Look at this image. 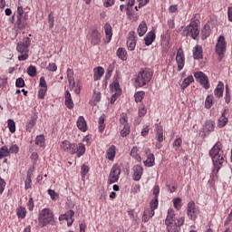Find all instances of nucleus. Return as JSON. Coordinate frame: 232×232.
Returning <instances> with one entry per match:
<instances>
[{
	"label": "nucleus",
	"mask_w": 232,
	"mask_h": 232,
	"mask_svg": "<svg viewBox=\"0 0 232 232\" xmlns=\"http://www.w3.org/2000/svg\"><path fill=\"white\" fill-rule=\"evenodd\" d=\"M209 157L212 159L213 162V172L217 173L222 168L224 162H226V155H224V150H222V143L218 141L209 150Z\"/></svg>",
	"instance_id": "1"
},
{
	"label": "nucleus",
	"mask_w": 232,
	"mask_h": 232,
	"mask_svg": "<svg viewBox=\"0 0 232 232\" xmlns=\"http://www.w3.org/2000/svg\"><path fill=\"white\" fill-rule=\"evenodd\" d=\"M184 222H186V218L181 217L177 219L173 208L168 209V215L165 219V225L168 232H180V227L184 226Z\"/></svg>",
	"instance_id": "2"
},
{
	"label": "nucleus",
	"mask_w": 232,
	"mask_h": 232,
	"mask_svg": "<svg viewBox=\"0 0 232 232\" xmlns=\"http://www.w3.org/2000/svg\"><path fill=\"white\" fill-rule=\"evenodd\" d=\"M55 222V218L53 217V212L50 208H43L38 215V226L40 227H46L48 224H53Z\"/></svg>",
	"instance_id": "3"
},
{
	"label": "nucleus",
	"mask_w": 232,
	"mask_h": 232,
	"mask_svg": "<svg viewBox=\"0 0 232 232\" xmlns=\"http://www.w3.org/2000/svg\"><path fill=\"white\" fill-rule=\"evenodd\" d=\"M30 38L24 37L22 42H19L16 46L18 53L22 55L18 56V61H26L28 59V52L30 47Z\"/></svg>",
	"instance_id": "4"
},
{
	"label": "nucleus",
	"mask_w": 232,
	"mask_h": 232,
	"mask_svg": "<svg viewBox=\"0 0 232 232\" xmlns=\"http://www.w3.org/2000/svg\"><path fill=\"white\" fill-rule=\"evenodd\" d=\"M153 77V72H151L148 69H141L136 77V84L140 88H142L143 86H146L151 81V78Z\"/></svg>",
	"instance_id": "5"
},
{
	"label": "nucleus",
	"mask_w": 232,
	"mask_h": 232,
	"mask_svg": "<svg viewBox=\"0 0 232 232\" xmlns=\"http://www.w3.org/2000/svg\"><path fill=\"white\" fill-rule=\"evenodd\" d=\"M198 34H200V30H198L197 21H191L183 31V35H186V37L190 36L192 39H197V37H198Z\"/></svg>",
	"instance_id": "6"
},
{
	"label": "nucleus",
	"mask_w": 232,
	"mask_h": 232,
	"mask_svg": "<svg viewBox=\"0 0 232 232\" xmlns=\"http://www.w3.org/2000/svg\"><path fill=\"white\" fill-rule=\"evenodd\" d=\"M216 53L218 55V61L224 59V53H226V38L220 35L216 44Z\"/></svg>",
	"instance_id": "7"
},
{
	"label": "nucleus",
	"mask_w": 232,
	"mask_h": 232,
	"mask_svg": "<svg viewBox=\"0 0 232 232\" xmlns=\"http://www.w3.org/2000/svg\"><path fill=\"white\" fill-rule=\"evenodd\" d=\"M120 177L121 167L119 165H113L109 174L108 184H115V182H119Z\"/></svg>",
	"instance_id": "8"
},
{
	"label": "nucleus",
	"mask_w": 232,
	"mask_h": 232,
	"mask_svg": "<svg viewBox=\"0 0 232 232\" xmlns=\"http://www.w3.org/2000/svg\"><path fill=\"white\" fill-rule=\"evenodd\" d=\"M194 77L198 82H200L201 86H203L205 90H209V82L208 80V76H206L204 72H197L194 73Z\"/></svg>",
	"instance_id": "9"
},
{
	"label": "nucleus",
	"mask_w": 232,
	"mask_h": 232,
	"mask_svg": "<svg viewBox=\"0 0 232 232\" xmlns=\"http://www.w3.org/2000/svg\"><path fill=\"white\" fill-rule=\"evenodd\" d=\"M60 148L63 151H66V153H71V155H75V150L77 148V144L70 143L68 140H63Z\"/></svg>",
	"instance_id": "10"
},
{
	"label": "nucleus",
	"mask_w": 232,
	"mask_h": 232,
	"mask_svg": "<svg viewBox=\"0 0 232 232\" xmlns=\"http://www.w3.org/2000/svg\"><path fill=\"white\" fill-rule=\"evenodd\" d=\"M187 215L190 220H197V217L198 216V209L195 207V202L190 201L188 204Z\"/></svg>",
	"instance_id": "11"
},
{
	"label": "nucleus",
	"mask_w": 232,
	"mask_h": 232,
	"mask_svg": "<svg viewBox=\"0 0 232 232\" xmlns=\"http://www.w3.org/2000/svg\"><path fill=\"white\" fill-rule=\"evenodd\" d=\"M176 63L178 64V71L181 72V70L184 69V64L186 63V56H184V51H182V48L178 49Z\"/></svg>",
	"instance_id": "12"
},
{
	"label": "nucleus",
	"mask_w": 232,
	"mask_h": 232,
	"mask_svg": "<svg viewBox=\"0 0 232 232\" xmlns=\"http://www.w3.org/2000/svg\"><path fill=\"white\" fill-rule=\"evenodd\" d=\"M89 41L93 46L101 44V33L97 29H92L91 34L89 35Z\"/></svg>",
	"instance_id": "13"
},
{
	"label": "nucleus",
	"mask_w": 232,
	"mask_h": 232,
	"mask_svg": "<svg viewBox=\"0 0 232 232\" xmlns=\"http://www.w3.org/2000/svg\"><path fill=\"white\" fill-rule=\"evenodd\" d=\"M145 153L147 155V160L144 161L145 166L147 168H151L155 166V155H153V153H150L149 149L145 150Z\"/></svg>",
	"instance_id": "14"
},
{
	"label": "nucleus",
	"mask_w": 232,
	"mask_h": 232,
	"mask_svg": "<svg viewBox=\"0 0 232 232\" xmlns=\"http://www.w3.org/2000/svg\"><path fill=\"white\" fill-rule=\"evenodd\" d=\"M133 180L139 181L142 179V174L144 173V169L140 165H136L133 168Z\"/></svg>",
	"instance_id": "15"
},
{
	"label": "nucleus",
	"mask_w": 232,
	"mask_h": 232,
	"mask_svg": "<svg viewBox=\"0 0 232 232\" xmlns=\"http://www.w3.org/2000/svg\"><path fill=\"white\" fill-rule=\"evenodd\" d=\"M133 34V32L130 33V36H129L127 40V48L130 52H133V50H135V46H137V41L135 40Z\"/></svg>",
	"instance_id": "16"
},
{
	"label": "nucleus",
	"mask_w": 232,
	"mask_h": 232,
	"mask_svg": "<svg viewBox=\"0 0 232 232\" xmlns=\"http://www.w3.org/2000/svg\"><path fill=\"white\" fill-rule=\"evenodd\" d=\"M64 98H65V106L69 110H73V100L72 99V93H70V91H65L64 93Z\"/></svg>",
	"instance_id": "17"
},
{
	"label": "nucleus",
	"mask_w": 232,
	"mask_h": 232,
	"mask_svg": "<svg viewBox=\"0 0 232 232\" xmlns=\"http://www.w3.org/2000/svg\"><path fill=\"white\" fill-rule=\"evenodd\" d=\"M104 30H105V41L106 43H110L111 41V37H113V31L111 29V25L108 23L104 24Z\"/></svg>",
	"instance_id": "18"
},
{
	"label": "nucleus",
	"mask_w": 232,
	"mask_h": 232,
	"mask_svg": "<svg viewBox=\"0 0 232 232\" xmlns=\"http://www.w3.org/2000/svg\"><path fill=\"white\" fill-rule=\"evenodd\" d=\"M146 46H151L155 41V31H150L147 34L144 38Z\"/></svg>",
	"instance_id": "19"
},
{
	"label": "nucleus",
	"mask_w": 232,
	"mask_h": 232,
	"mask_svg": "<svg viewBox=\"0 0 232 232\" xmlns=\"http://www.w3.org/2000/svg\"><path fill=\"white\" fill-rule=\"evenodd\" d=\"M77 127L81 130V131H86L88 130V125L86 124V120L84 117L80 116L77 120Z\"/></svg>",
	"instance_id": "20"
},
{
	"label": "nucleus",
	"mask_w": 232,
	"mask_h": 232,
	"mask_svg": "<svg viewBox=\"0 0 232 232\" xmlns=\"http://www.w3.org/2000/svg\"><path fill=\"white\" fill-rule=\"evenodd\" d=\"M93 72H94V74H93L94 81H101V77L104 75V68L99 66L97 68H94Z\"/></svg>",
	"instance_id": "21"
},
{
	"label": "nucleus",
	"mask_w": 232,
	"mask_h": 232,
	"mask_svg": "<svg viewBox=\"0 0 232 232\" xmlns=\"http://www.w3.org/2000/svg\"><path fill=\"white\" fill-rule=\"evenodd\" d=\"M111 92L117 95H121L122 90L121 89V85L119 84V82L115 81L111 84Z\"/></svg>",
	"instance_id": "22"
},
{
	"label": "nucleus",
	"mask_w": 232,
	"mask_h": 232,
	"mask_svg": "<svg viewBox=\"0 0 232 232\" xmlns=\"http://www.w3.org/2000/svg\"><path fill=\"white\" fill-rule=\"evenodd\" d=\"M214 95L218 98L224 95V83H222V82H219L217 88L214 90Z\"/></svg>",
	"instance_id": "23"
},
{
	"label": "nucleus",
	"mask_w": 232,
	"mask_h": 232,
	"mask_svg": "<svg viewBox=\"0 0 232 232\" xmlns=\"http://www.w3.org/2000/svg\"><path fill=\"white\" fill-rule=\"evenodd\" d=\"M75 153L77 157H82V155L86 153V146H84L83 143H78V145H76Z\"/></svg>",
	"instance_id": "24"
},
{
	"label": "nucleus",
	"mask_w": 232,
	"mask_h": 232,
	"mask_svg": "<svg viewBox=\"0 0 232 232\" xmlns=\"http://www.w3.org/2000/svg\"><path fill=\"white\" fill-rule=\"evenodd\" d=\"M156 139L159 142H163L164 141V130L162 127L157 125L156 127Z\"/></svg>",
	"instance_id": "25"
},
{
	"label": "nucleus",
	"mask_w": 232,
	"mask_h": 232,
	"mask_svg": "<svg viewBox=\"0 0 232 232\" xmlns=\"http://www.w3.org/2000/svg\"><path fill=\"white\" fill-rule=\"evenodd\" d=\"M226 124H227V117H226V110H225L218 119V126L219 128H224V126H226Z\"/></svg>",
	"instance_id": "26"
},
{
	"label": "nucleus",
	"mask_w": 232,
	"mask_h": 232,
	"mask_svg": "<svg viewBox=\"0 0 232 232\" xmlns=\"http://www.w3.org/2000/svg\"><path fill=\"white\" fill-rule=\"evenodd\" d=\"M117 56L121 61H127V59H128V52L124 48H119L117 50Z\"/></svg>",
	"instance_id": "27"
},
{
	"label": "nucleus",
	"mask_w": 232,
	"mask_h": 232,
	"mask_svg": "<svg viewBox=\"0 0 232 232\" xmlns=\"http://www.w3.org/2000/svg\"><path fill=\"white\" fill-rule=\"evenodd\" d=\"M146 32H148V25H146V22H142L138 27V34L140 37L144 36Z\"/></svg>",
	"instance_id": "28"
},
{
	"label": "nucleus",
	"mask_w": 232,
	"mask_h": 232,
	"mask_svg": "<svg viewBox=\"0 0 232 232\" xmlns=\"http://www.w3.org/2000/svg\"><path fill=\"white\" fill-rule=\"evenodd\" d=\"M194 59H201L202 57V47L200 45H196L193 49Z\"/></svg>",
	"instance_id": "29"
},
{
	"label": "nucleus",
	"mask_w": 232,
	"mask_h": 232,
	"mask_svg": "<svg viewBox=\"0 0 232 232\" xmlns=\"http://www.w3.org/2000/svg\"><path fill=\"white\" fill-rule=\"evenodd\" d=\"M130 156L133 157L138 162H140L142 160V158L139 156V148L133 147L130 150Z\"/></svg>",
	"instance_id": "30"
},
{
	"label": "nucleus",
	"mask_w": 232,
	"mask_h": 232,
	"mask_svg": "<svg viewBox=\"0 0 232 232\" xmlns=\"http://www.w3.org/2000/svg\"><path fill=\"white\" fill-rule=\"evenodd\" d=\"M104 121H106V116L104 114H102L100 118H99V131L101 133H102V131H104V129L106 128V124H104Z\"/></svg>",
	"instance_id": "31"
},
{
	"label": "nucleus",
	"mask_w": 232,
	"mask_h": 232,
	"mask_svg": "<svg viewBox=\"0 0 232 232\" xmlns=\"http://www.w3.org/2000/svg\"><path fill=\"white\" fill-rule=\"evenodd\" d=\"M193 76H188L181 84V90H186V88H188L190 85V83L193 82Z\"/></svg>",
	"instance_id": "32"
},
{
	"label": "nucleus",
	"mask_w": 232,
	"mask_h": 232,
	"mask_svg": "<svg viewBox=\"0 0 232 232\" xmlns=\"http://www.w3.org/2000/svg\"><path fill=\"white\" fill-rule=\"evenodd\" d=\"M205 130L207 131H215V121L212 120H208L205 123Z\"/></svg>",
	"instance_id": "33"
},
{
	"label": "nucleus",
	"mask_w": 232,
	"mask_h": 232,
	"mask_svg": "<svg viewBox=\"0 0 232 232\" xmlns=\"http://www.w3.org/2000/svg\"><path fill=\"white\" fill-rule=\"evenodd\" d=\"M5 157H10V152L7 146H3L0 148V160Z\"/></svg>",
	"instance_id": "34"
},
{
	"label": "nucleus",
	"mask_w": 232,
	"mask_h": 232,
	"mask_svg": "<svg viewBox=\"0 0 232 232\" xmlns=\"http://www.w3.org/2000/svg\"><path fill=\"white\" fill-rule=\"evenodd\" d=\"M37 121V118L32 117L30 120H28L27 125H26V130L27 131H32L34 129V126H35V122Z\"/></svg>",
	"instance_id": "35"
},
{
	"label": "nucleus",
	"mask_w": 232,
	"mask_h": 232,
	"mask_svg": "<svg viewBox=\"0 0 232 232\" xmlns=\"http://www.w3.org/2000/svg\"><path fill=\"white\" fill-rule=\"evenodd\" d=\"M73 215H75V212L73 210H69L65 214L60 215L59 220H68L67 217H70V218H73Z\"/></svg>",
	"instance_id": "36"
},
{
	"label": "nucleus",
	"mask_w": 232,
	"mask_h": 232,
	"mask_svg": "<svg viewBox=\"0 0 232 232\" xmlns=\"http://www.w3.org/2000/svg\"><path fill=\"white\" fill-rule=\"evenodd\" d=\"M173 149L176 151H180V148H182V139L181 138H178L174 140L173 144Z\"/></svg>",
	"instance_id": "37"
},
{
	"label": "nucleus",
	"mask_w": 232,
	"mask_h": 232,
	"mask_svg": "<svg viewBox=\"0 0 232 232\" xmlns=\"http://www.w3.org/2000/svg\"><path fill=\"white\" fill-rule=\"evenodd\" d=\"M107 159H109V160L115 159V146H111L107 150Z\"/></svg>",
	"instance_id": "38"
},
{
	"label": "nucleus",
	"mask_w": 232,
	"mask_h": 232,
	"mask_svg": "<svg viewBox=\"0 0 232 232\" xmlns=\"http://www.w3.org/2000/svg\"><path fill=\"white\" fill-rule=\"evenodd\" d=\"M35 144L36 146H40V148H44V135L36 136Z\"/></svg>",
	"instance_id": "39"
},
{
	"label": "nucleus",
	"mask_w": 232,
	"mask_h": 232,
	"mask_svg": "<svg viewBox=\"0 0 232 232\" xmlns=\"http://www.w3.org/2000/svg\"><path fill=\"white\" fill-rule=\"evenodd\" d=\"M27 73L29 77H35L37 75V68L34 65H30L27 68Z\"/></svg>",
	"instance_id": "40"
},
{
	"label": "nucleus",
	"mask_w": 232,
	"mask_h": 232,
	"mask_svg": "<svg viewBox=\"0 0 232 232\" xmlns=\"http://www.w3.org/2000/svg\"><path fill=\"white\" fill-rule=\"evenodd\" d=\"M144 95H146V92L144 91H140L134 94L135 97V102H141L142 99H144Z\"/></svg>",
	"instance_id": "41"
},
{
	"label": "nucleus",
	"mask_w": 232,
	"mask_h": 232,
	"mask_svg": "<svg viewBox=\"0 0 232 232\" xmlns=\"http://www.w3.org/2000/svg\"><path fill=\"white\" fill-rule=\"evenodd\" d=\"M92 99H93L92 104L93 106H96L97 102H101V92L94 91Z\"/></svg>",
	"instance_id": "42"
},
{
	"label": "nucleus",
	"mask_w": 232,
	"mask_h": 232,
	"mask_svg": "<svg viewBox=\"0 0 232 232\" xmlns=\"http://www.w3.org/2000/svg\"><path fill=\"white\" fill-rule=\"evenodd\" d=\"M7 127L11 133H15V121L14 120L10 119L7 121Z\"/></svg>",
	"instance_id": "43"
},
{
	"label": "nucleus",
	"mask_w": 232,
	"mask_h": 232,
	"mask_svg": "<svg viewBox=\"0 0 232 232\" xmlns=\"http://www.w3.org/2000/svg\"><path fill=\"white\" fill-rule=\"evenodd\" d=\"M48 23H49V28L50 29L53 28V24L55 23V16H53V11H51L50 14H48Z\"/></svg>",
	"instance_id": "44"
},
{
	"label": "nucleus",
	"mask_w": 232,
	"mask_h": 232,
	"mask_svg": "<svg viewBox=\"0 0 232 232\" xmlns=\"http://www.w3.org/2000/svg\"><path fill=\"white\" fill-rule=\"evenodd\" d=\"M211 106H213V95H208L205 101V108H207V110H209Z\"/></svg>",
	"instance_id": "45"
},
{
	"label": "nucleus",
	"mask_w": 232,
	"mask_h": 232,
	"mask_svg": "<svg viewBox=\"0 0 232 232\" xmlns=\"http://www.w3.org/2000/svg\"><path fill=\"white\" fill-rule=\"evenodd\" d=\"M16 215L18 218H24L26 217V209L24 208H18L16 209Z\"/></svg>",
	"instance_id": "46"
},
{
	"label": "nucleus",
	"mask_w": 232,
	"mask_h": 232,
	"mask_svg": "<svg viewBox=\"0 0 232 232\" xmlns=\"http://www.w3.org/2000/svg\"><path fill=\"white\" fill-rule=\"evenodd\" d=\"M120 123L122 125V126H126V125H129L128 124V114L122 112L121 114V117H120Z\"/></svg>",
	"instance_id": "47"
},
{
	"label": "nucleus",
	"mask_w": 232,
	"mask_h": 232,
	"mask_svg": "<svg viewBox=\"0 0 232 232\" xmlns=\"http://www.w3.org/2000/svg\"><path fill=\"white\" fill-rule=\"evenodd\" d=\"M130 125H123L122 130H121V137H128V135H130Z\"/></svg>",
	"instance_id": "48"
},
{
	"label": "nucleus",
	"mask_w": 232,
	"mask_h": 232,
	"mask_svg": "<svg viewBox=\"0 0 232 232\" xmlns=\"http://www.w3.org/2000/svg\"><path fill=\"white\" fill-rule=\"evenodd\" d=\"M225 102L227 104H229V102H231V94L229 93V85H226Z\"/></svg>",
	"instance_id": "49"
},
{
	"label": "nucleus",
	"mask_w": 232,
	"mask_h": 232,
	"mask_svg": "<svg viewBox=\"0 0 232 232\" xmlns=\"http://www.w3.org/2000/svg\"><path fill=\"white\" fill-rule=\"evenodd\" d=\"M148 112V110H146V106L144 104L140 105L139 107V117H144L146 113Z\"/></svg>",
	"instance_id": "50"
},
{
	"label": "nucleus",
	"mask_w": 232,
	"mask_h": 232,
	"mask_svg": "<svg viewBox=\"0 0 232 232\" xmlns=\"http://www.w3.org/2000/svg\"><path fill=\"white\" fill-rule=\"evenodd\" d=\"M174 208L176 209H180L182 208V198H177L173 200Z\"/></svg>",
	"instance_id": "51"
},
{
	"label": "nucleus",
	"mask_w": 232,
	"mask_h": 232,
	"mask_svg": "<svg viewBox=\"0 0 232 232\" xmlns=\"http://www.w3.org/2000/svg\"><path fill=\"white\" fill-rule=\"evenodd\" d=\"M127 15L129 19L131 21H137V17L134 15L133 10H131V7H127Z\"/></svg>",
	"instance_id": "52"
},
{
	"label": "nucleus",
	"mask_w": 232,
	"mask_h": 232,
	"mask_svg": "<svg viewBox=\"0 0 232 232\" xmlns=\"http://www.w3.org/2000/svg\"><path fill=\"white\" fill-rule=\"evenodd\" d=\"M8 151H9V155H10L11 153H14V154L19 153V146H17V144H13V145L8 149Z\"/></svg>",
	"instance_id": "53"
},
{
	"label": "nucleus",
	"mask_w": 232,
	"mask_h": 232,
	"mask_svg": "<svg viewBox=\"0 0 232 232\" xmlns=\"http://www.w3.org/2000/svg\"><path fill=\"white\" fill-rule=\"evenodd\" d=\"M203 37H209V34H211V30L209 29V24H205L204 29L202 30Z\"/></svg>",
	"instance_id": "54"
},
{
	"label": "nucleus",
	"mask_w": 232,
	"mask_h": 232,
	"mask_svg": "<svg viewBox=\"0 0 232 232\" xmlns=\"http://www.w3.org/2000/svg\"><path fill=\"white\" fill-rule=\"evenodd\" d=\"M157 208H159V198H154L151 201H150V209H157Z\"/></svg>",
	"instance_id": "55"
},
{
	"label": "nucleus",
	"mask_w": 232,
	"mask_h": 232,
	"mask_svg": "<svg viewBox=\"0 0 232 232\" xmlns=\"http://www.w3.org/2000/svg\"><path fill=\"white\" fill-rule=\"evenodd\" d=\"M48 195H50L52 200H57L59 198V194H57L53 189H49Z\"/></svg>",
	"instance_id": "56"
},
{
	"label": "nucleus",
	"mask_w": 232,
	"mask_h": 232,
	"mask_svg": "<svg viewBox=\"0 0 232 232\" xmlns=\"http://www.w3.org/2000/svg\"><path fill=\"white\" fill-rule=\"evenodd\" d=\"M47 91H48V89H46V88H41L38 91V99H44V96L46 95Z\"/></svg>",
	"instance_id": "57"
},
{
	"label": "nucleus",
	"mask_w": 232,
	"mask_h": 232,
	"mask_svg": "<svg viewBox=\"0 0 232 232\" xmlns=\"http://www.w3.org/2000/svg\"><path fill=\"white\" fill-rule=\"evenodd\" d=\"M88 171H90V167H88L87 165H82L81 170L82 177H86Z\"/></svg>",
	"instance_id": "58"
},
{
	"label": "nucleus",
	"mask_w": 232,
	"mask_h": 232,
	"mask_svg": "<svg viewBox=\"0 0 232 232\" xmlns=\"http://www.w3.org/2000/svg\"><path fill=\"white\" fill-rule=\"evenodd\" d=\"M15 86H16V88H24V80L23 78L16 79Z\"/></svg>",
	"instance_id": "59"
},
{
	"label": "nucleus",
	"mask_w": 232,
	"mask_h": 232,
	"mask_svg": "<svg viewBox=\"0 0 232 232\" xmlns=\"http://www.w3.org/2000/svg\"><path fill=\"white\" fill-rule=\"evenodd\" d=\"M115 5V0H103V6L105 8H110V6H113Z\"/></svg>",
	"instance_id": "60"
},
{
	"label": "nucleus",
	"mask_w": 232,
	"mask_h": 232,
	"mask_svg": "<svg viewBox=\"0 0 232 232\" xmlns=\"http://www.w3.org/2000/svg\"><path fill=\"white\" fill-rule=\"evenodd\" d=\"M15 24H16L17 28H23V16L17 15Z\"/></svg>",
	"instance_id": "61"
},
{
	"label": "nucleus",
	"mask_w": 232,
	"mask_h": 232,
	"mask_svg": "<svg viewBox=\"0 0 232 232\" xmlns=\"http://www.w3.org/2000/svg\"><path fill=\"white\" fill-rule=\"evenodd\" d=\"M47 70L49 72H57V64H55L54 63H49V65L47 66Z\"/></svg>",
	"instance_id": "62"
},
{
	"label": "nucleus",
	"mask_w": 232,
	"mask_h": 232,
	"mask_svg": "<svg viewBox=\"0 0 232 232\" xmlns=\"http://www.w3.org/2000/svg\"><path fill=\"white\" fill-rule=\"evenodd\" d=\"M66 73H67L68 81L73 80V70L68 68Z\"/></svg>",
	"instance_id": "63"
},
{
	"label": "nucleus",
	"mask_w": 232,
	"mask_h": 232,
	"mask_svg": "<svg viewBox=\"0 0 232 232\" xmlns=\"http://www.w3.org/2000/svg\"><path fill=\"white\" fill-rule=\"evenodd\" d=\"M40 86L41 88L48 89V85H46V80L44 79V77L40 78Z\"/></svg>",
	"instance_id": "64"
}]
</instances>
